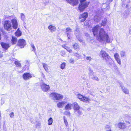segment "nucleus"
<instances>
[{
  "label": "nucleus",
  "instance_id": "f257e3e1",
  "mask_svg": "<svg viewBox=\"0 0 131 131\" xmlns=\"http://www.w3.org/2000/svg\"><path fill=\"white\" fill-rule=\"evenodd\" d=\"M100 27L99 25H96L93 28L92 31L94 35H97V39L100 42L103 43L110 42L109 36L104 29L100 28L98 32Z\"/></svg>",
  "mask_w": 131,
  "mask_h": 131
},
{
  "label": "nucleus",
  "instance_id": "f03ea898",
  "mask_svg": "<svg viewBox=\"0 0 131 131\" xmlns=\"http://www.w3.org/2000/svg\"><path fill=\"white\" fill-rule=\"evenodd\" d=\"M99 56L110 63L111 62V61L112 60V59L105 51L102 50Z\"/></svg>",
  "mask_w": 131,
  "mask_h": 131
},
{
  "label": "nucleus",
  "instance_id": "7ed1b4c3",
  "mask_svg": "<svg viewBox=\"0 0 131 131\" xmlns=\"http://www.w3.org/2000/svg\"><path fill=\"white\" fill-rule=\"evenodd\" d=\"M49 97L51 99L56 100H61L63 98L62 95L54 92L51 93L49 95Z\"/></svg>",
  "mask_w": 131,
  "mask_h": 131
},
{
  "label": "nucleus",
  "instance_id": "20e7f679",
  "mask_svg": "<svg viewBox=\"0 0 131 131\" xmlns=\"http://www.w3.org/2000/svg\"><path fill=\"white\" fill-rule=\"evenodd\" d=\"M89 2H81L79 4L78 7V10L80 12H82L88 6L89 4Z\"/></svg>",
  "mask_w": 131,
  "mask_h": 131
},
{
  "label": "nucleus",
  "instance_id": "39448f33",
  "mask_svg": "<svg viewBox=\"0 0 131 131\" xmlns=\"http://www.w3.org/2000/svg\"><path fill=\"white\" fill-rule=\"evenodd\" d=\"M77 97L80 101L83 102H89L91 101V100L88 97L78 94L77 95Z\"/></svg>",
  "mask_w": 131,
  "mask_h": 131
},
{
  "label": "nucleus",
  "instance_id": "423d86ee",
  "mask_svg": "<svg viewBox=\"0 0 131 131\" xmlns=\"http://www.w3.org/2000/svg\"><path fill=\"white\" fill-rule=\"evenodd\" d=\"M4 27L8 30H10L12 29V25L9 20H5L4 23Z\"/></svg>",
  "mask_w": 131,
  "mask_h": 131
},
{
  "label": "nucleus",
  "instance_id": "0eeeda50",
  "mask_svg": "<svg viewBox=\"0 0 131 131\" xmlns=\"http://www.w3.org/2000/svg\"><path fill=\"white\" fill-rule=\"evenodd\" d=\"M11 21L12 24V27L13 28L15 29H16L17 28L18 26L17 18L15 17L11 20Z\"/></svg>",
  "mask_w": 131,
  "mask_h": 131
},
{
  "label": "nucleus",
  "instance_id": "6e6552de",
  "mask_svg": "<svg viewBox=\"0 0 131 131\" xmlns=\"http://www.w3.org/2000/svg\"><path fill=\"white\" fill-rule=\"evenodd\" d=\"M88 13L86 12L84 13L83 14L80 15L79 17L80 21V22L84 21L88 17Z\"/></svg>",
  "mask_w": 131,
  "mask_h": 131
},
{
  "label": "nucleus",
  "instance_id": "1a4fd4ad",
  "mask_svg": "<svg viewBox=\"0 0 131 131\" xmlns=\"http://www.w3.org/2000/svg\"><path fill=\"white\" fill-rule=\"evenodd\" d=\"M40 86L42 90L44 92H47L50 89L49 85L45 83L41 84Z\"/></svg>",
  "mask_w": 131,
  "mask_h": 131
},
{
  "label": "nucleus",
  "instance_id": "9d476101",
  "mask_svg": "<svg viewBox=\"0 0 131 131\" xmlns=\"http://www.w3.org/2000/svg\"><path fill=\"white\" fill-rule=\"evenodd\" d=\"M72 32V30L70 28L68 27L66 28V32L67 35L68 39H69L70 38Z\"/></svg>",
  "mask_w": 131,
  "mask_h": 131
},
{
  "label": "nucleus",
  "instance_id": "9b49d317",
  "mask_svg": "<svg viewBox=\"0 0 131 131\" xmlns=\"http://www.w3.org/2000/svg\"><path fill=\"white\" fill-rule=\"evenodd\" d=\"M26 41L22 39H20L18 41V46L21 47V48H23L26 45Z\"/></svg>",
  "mask_w": 131,
  "mask_h": 131
},
{
  "label": "nucleus",
  "instance_id": "f8f14e48",
  "mask_svg": "<svg viewBox=\"0 0 131 131\" xmlns=\"http://www.w3.org/2000/svg\"><path fill=\"white\" fill-rule=\"evenodd\" d=\"M76 37L78 38L80 42L82 41V40L81 39V38L79 39V37L81 36V34L80 32L79 31L78 29H77L76 30L74 31Z\"/></svg>",
  "mask_w": 131,
  "mask_h": 131
},
{
  "label": "nucleus",
  "instance_id": "ddd939ff",
  "mask_svg": "<svg viewBox=\"0 0 131 131\" xmlns=\"http://www.w3.org/2000/svg\"><path fill=\"white\" fill-rule=\"evenodd\" d=\"M23 77L24 80H27L31 78L32 76L30 73H26L23 74Z\"/></svg>",
  "mask_w": 131,
  "mask_h": 131
},
{
  "label": "nucleus",
  "instance_id": "4468645a",
  "mask_svg": "<svg viewBox=\"0 0 131 131\" xmlns=\"http://www.w3.org/2000/svg\"><path fill=\"white\" fill-rule=\"evenodd\" d=\"M115 59L116 61L117 62L119 65H121V61L120 59L119 56L117 53H115L114 56Z\"/></svg>",
  "mask_w": 131,
  "mask_h": 131
},
{
  "label": "nucleus",
  "instance_id": "2eb2a0df",
  "mask_svg": "<svg viewBox=\"0 0 131 131\" xmlns=\"http://www.w3.org/2000/svg\"><path fill=\"white\" fill-rule=\"evenodd\" d=\"M66 1L72 6L77 5L78 3V0H66Z\"/></svg>",
  "mask_w": 131,
  "mask_h": 131
},
{
  "label": "nucleus",
  "instance_id": "dca6fc26",
  "mask_svg": "<svg viewBox=\"0 0 131 131\" xmlns=\"http://www.w3.org/2000/svg\"><path fill=\"white\" fill-rule=\"evenodd\" d=\"M117 126L118 128L121 129H125L126 127L125 123H118Z\"/></svg>",
  "mask_w": 131,
  "mask_h": 131
},
{
  "label": "nucleus",
  "instance_id": "f3484780",
  "mask_svg": "<svg viewBox=\"0 0 131 131\" xmlns=\"http://www.w3.org/2000/svg\"><path fill=\"white\" fill-rule=\"evenodd\" d=\"M120 86L121 87V88L122 89V91L125 93L127 94L129 93V91L127 89L125 88L124 86L121 84H120Z\"/></svg>",
  "mask_w": 131,
  "mask_h": 131
},
{
  "label": "nucleus",
  "instance_id": "a211bd4d",
  "mask_svg": "<svg viewBox=\"0 0 131 131\" xmlns=\"http://www.w3.org/2000/svg\"><path fill=\"white\" fill-rule=\"evenodd\" d=\"M67 103V102L62 101L58 103L57 104V106L59 108H61L63 107L64 105Z\"/></svg>",
  "mask_w": 131,
  "mask_h": 131
},
{
  "label": "nucleus",
  "instance_id": "6ab92c4d",
  "mask_svg": "<svg viewBox=\"0 0 131 131\" xmlns=\"http://www.w3.org/2000/svg\"><path fill=\"white\" fill-rule=\"evenodd\" d=\"M48 28L51 32H55L56 30V27L52 25H50L49 26Z\"/></svg>",
  "mask_w": 131,
  "mask_h": 131
},
{
  "label": "nucleus",
  "instance_id": "aec40b11",
  "mask_svg": "<svg viewBox=\"0 0 131 131\" xmlns=\"http://www.w3.org/2000/svg\"><path fill=\"white\" fill-rule=\"evenodd\" d=\"M1 44L2 47L6 49H7L9 47V44L5 43L2 42L1 43Z\"/></svg>",
  "mask_w": 131,
  "mask_h": 131
},
{
  "label": "nucleus",
  "instance_id": "412c9836",
  "mask_svg": "<svg viewBox=\"0 0 131 131\" xmlns=\"http://www.w3.org/2000/svg\"><path fill=\"white\" fill-rule=\"evenodd\" d=\"M72 106V104L69 103L65 106V108L66 110H70L71 109Z\"/></svg>",
  "mask_w": 131,
  "mask_h": 131
},
{
  "label": "nucleus",
  "instance_id": "4be33fe9",
  "mask_svg": "<svg viewBox=\"0 0 131 131\" xmlns=\"http://www.w3.org/2000/svg\"><path fill=\"white\" fill-rule=\"evenodd\" d=\"M74 108L75 110H78L80 108V106L76 102L73 103Z\"/></svg>",
  "mask_w": 131,
  "mask_h": 131
},
{
  "label": "nucleus",
  "instance_id": "5701e85b",
  "mask_svg": "<svg viewBox=\"0 0 131 131\" xmlns=\"http://www.w3.org/2000/svg\"><path fill=\"white\" fill-rule=\"evenodd\" d=\"M20 18L21 20L23 21H25L26 20L25 16V14L23 13H21L20 14Z\"/></svg>",
  "mask_w": 131,
  "mask_h": 131
},
{
  "label": "nucleus",
  "instance_id": "b1692460",
  "mask_svg": "<svg viewBox=\"0 0 131 131\" xmlns=\"http://www.w3.org/2000/svg\"><path fill=\"white\" fill-rule=\"evenodd\" d=\"M17 41V39L16 38L13 37L11 40L12 43V44H15Z\"/></svg>",
  "mask_w": 131,
  "mask_h": 131
},
{
  "label": "nucleus",
  "instance_id": "393cba45",
  "mask_svg": "<svg viewBox=\"0 0 131 131\" xmlns=\"http://www.w3.org/2000/svg\"><path fill=\"white\" fill-rule=\"evenodd\" d=\"M15 34L16 36L18 37L20 36H21V32L19 30V28L18 29L17 31L15 32Z\"/></svg>",
  "mask_w": 131,
  "mask_h": 131
},
{
  "label": "nucleus",
  "instance_id": "a878e982",
  "mask_svg": "<svg viewBox=\"0 0 131 131\" xmlns=\"http://www.w3.org/2000/svg\"><path fill=\"white\" fill-rule=\"evenodd\" d=\"M42 65L43 66V68L47 72H48V65L44 63H42Z\"/></svg>",
  "mask_w": 131,
  "mask_h": 131
},
{
  "label": "nucleus",
  "instance_id": "bb28decb",
  "mask_svg": "<svg viewBox=\"0 0 131 131\" xmlns=\"http://www.w3.org/2000/svg\"><path fill=\"white\" fill-rule=\"evenodd\" d=\"M100 20V17L96 15L94 17V20L96 22H98Z\"/></svg>",
  "mask_w": 131,
  "mask_h": 131
},
{
  "label": "nucleus",
  "instance_id": "cd10ccee",
  "mask_svg": "<svg viewBox=\"0 0 131 131\" xmlns=\"http://www.w3.org/2000/svg\"><path fill=\"white\" fill-rule=\"evenodd\" d=\"M120 55L121 56V57H124L126 56V54L125 51H121L120 52Z\"/></svg>",
  "mask_w": 131,
  "mask_h": 131
},
{
  "label": "nucleus",
  "instance_id": "c85d7f7f",
  "mask_svg": "<svg viewBox=\"0 0 131 131\" xmlns=\"http://www.w3.org/2000/svg\"><path fill=\"white\" fill-rule=\"evenodd\" d=\"M74 48L77 50L78 49H79V46L78 44L77 43H75L73 45Z\"/></svg>",
  "mask_w": 131,
  "mask_h": 131
},
{
  "label": "nucleus",
  "instance_id": "c756f323",
  "mask_svg": "<svg viewBox=\"0 0 131 131\" xmlns=\"http://www.w3.org/2000/svg\"><path fill=\"white\" fill-rule=\"evenodd\" d=\"M107 20V19L106 18L104 19V20L102 21L101 24V25L103 26H105Z\"/></svg>",
  "mask_w": 131,
  "mask_h": 131
},
{
  "label": "nucleus",
  "instance_id": "7c9ffc66",
  "mask_svg": "<svg viewBox=\"0 0 131 131\" xmlns=\"http://www.w3.org/2000/svg\"><path fill=\"white\" fill-rule=\"evenodd\" d=\"M66 64L65 63H63L61 65L60 68L62 69H64L66 66Z\"/></svg>",
  "mask_w": 131,
  "mask_h": 131
},
{
  "label": "nucleus",
  "instance_id": "2f4dec72",
  "mask_svg": "<svg viewBox=\"0 0 131 131\" xmlns=\"http://www.w3.org/2000/svg\"><path fill=\"white\" fill-rule=\"evenodd\" d=\"M48 124L49 125L52 124L53 122L52 119L51 118H50L48 120Z\"/></svg>",
  "mask_w": 131,
  "mask_h": 131
},
{
  "label": "nucleus",
  "instance_id": "473e14b6",
  "mask_svg": "<svg viewBox=\"0 0 131 131\" xmlns=\"http://www.w3.org/2000/svg\"><path fill=\"white\" fill-rule=\"evenodd\" d=\"M15 63L17 67H21V64L18 61H15Z\"/></svg>",
  "mask_w": 131,
  "mask_h": 131
},
{
  "label": "nucleus",
  "instance_id": "72a5a7b5",
  "mask_svg": "<svg viewBox=\"0 0 131 131\" xmlns=\"http://www.w3.org/2000/svg\"><path fill=\"white\" fill-rule=\"evenodd\" d=\"M92 79L94 80H95L96 81H99V79L96 76H93L92 78Z\"/></svg>",
  "mask_w": 131,
  "mask_h": 131
},
{
  "label": "nucleus",
  "instance_id": "f704fd0d",
  "mask_svg": "<svg viewBox=\"0 0 131 131\" xmlns=\"http://www.w3.org/2000/svg\"><path fill=\"white\" fill-rule=\"evenodd\" d=\"M10 117L11 118H13L14 116V113L13 112L10 113L9 114Z\"/></svg>",
  "mask_w": 131,
  "mask_h": 131
},
{
  "label": "nucleus",
  "instance_id": "c9c22d12",
  "mask_svg": "<svg viewBox=\"0 0 131 131\" xmlns=\"http://www.w3.org/2000/svg\"><path fill=\"white\" fill-rule=\"evenodd\" d=\"M69 62L70 63H72L73 64L74 63V60L72 58H71L69 60Z\"/></svg>",
  "mask_w": 131,
  "mask_h": 131
},
{
  "label": "nucleus",
  "instance_id": "e433bc0d",
  "mask_svg": "<svg viewBox=\"0 0 131 131\" xmlns=\"http://www.w3.org/2000/svg\"><path fill=\"white\" fill-rule=\"evenodd\" d=\"M64 122L65 123V124L67 126L68 125V123L67 121V119L65 118H64Z\"/></svg>",
  "mask_w": 131,
  "mask_h": 131
},
{
  "label": "nucleus",
  "instance_id": "4c0bfd02",
  "mask_svg": "<svg viewBox=\"0 0 131 131\" xmlns=\"http://www.w3.org/2000/svg\"><path fill=\"white\" fill-rule=\"evenodd\" d=\"M31 46L32 48H33V50H32V51H35V48L33 44H31Z\"/></svg>",
  "mask_w": 131,
  "mask_h": 131
},
{
  "label": "nucleus",
  "instance_id": "58836bf2",
  "mask_svg": "<svg viewBox=\"0 0 131 131\" xmlns=\"http://www.w3.org/2000/svg\"><path fill=\"white\" fill-rule=\"evenodd\" d=\"M89 70L90 74H93V71L90 69H89Z\"/></svg>",
  "mask_w": 131,
  "mask_h": 131
},
{
  "label": "nucleus",
  "instance_id": "ea45409f",
  "mask_svg": "<svg viewBox=\"0 0 131 131\" xmlns=\"http://www.w3.org/2000/svg\"><path fill=\"white\" fill-rule=\"evenodd\" d=\"M67 51L70 53H72V50L70 49L69 48H68H68H67V49H66Z\"/></svg>",
  "mask_w": 131,
  "mask_h": 131
},
{
  "label": "nucleus",
  "instance_id": "a19ab883",
  "mask_svg": "<svg viewBox=\"0 0 131 131\" xmlns=\"http://www.w3.org/2000/svg\"><path fill=\"white\" fill-rule=\"evenodd\" d=\"M62 47L64 48L65 49H67V48H68V47L66 46L65 45H62Z\"/></svg>",
  "mask_w": 131,
  "mask_h": 131
},
{
  "label": "nucleus",
  "instance_id": "79ce46f5",
  "mask_svg": "<svg viewBox=\"0 0 131 131\" xmlns=\"http://www.w3.org/2000/svg\"><path fill=\"white\" fill-rule=\"evenodd\" d=\"M78 113L79 115H81L82 114V112L80 110H77Z\"/></svg>",
  "mask_w": 131,
  "mask_h": 131
},
{
  "label": "nucleus",
  "instance_id": "37998d69",
  "mask_svg": "<svg viewBox=\"0 0 131 131\" xmlns=\"http://www.w3.org/2000/svg\"><path fill=\"white\" fill-rule=\"evenodd\" d=\"M64 114H65L68 115L69 116H70V113L69 112L66 111L64 113Z\"/></svg>",
  "mask_w": 131,
  "mask_h": 131
},
{
  "label": "nucleus",
  "instance_id": "c03bdc74",
  "mask_svg": "<svg viewBox=\"0 0 131 131\" xmlns=\"http://www.w3.org/2000/svg\"><path fill=\"white\" fill-rule=\"evenodd\" d=\"M74 55L75 56L77 57H79V55L77 53H74Z\"/></svg>",
  "mask_w": 131,
  "mask_h": 131
},
{
  "label": "nucleus",
  "instance_id": "a18cd8bd",
  "mask_svg": "<svg viewBox=\"0 0 131 131\" xmlns=\"http://www.w3.org/2000/svg\"><path fill=\"white\" fill-rule=\"evenodd\" d=\"M86 59L89 61H90L92 59L90 57H87L86 58Z\"/></svg>",
  "mask_w": 131,
  "mask_h": 131
},
{
  "label": "nucleus",
  "instance_id": "49530a36",
  "mask_svg": "<svg viewBox=\"0 0 131 131\" xmlns=\"http://www.w3.org/2000/svg\"><path fill=\"white\" fill-rule=\"evenodd\" d=\"M3 56V54H2V52H0V58L2 57Z\"/></svg>",
  "mask_w": 131,
  "mask_h": 131
},
{
  "label": "nucleus",
  "instance_id": "de8ad7c7",
  "mask_svg": "<svg viewBox=\"0 0 131 131\" xmlns=\"http://www.w3.org/2000/svg\"><path fill=\"white\" fill-rule=\"evenodd\" d=\"M49 0H46V4H47L49 3Z\"/></svg>",
  "mask_w": 131,
  "mask_h": 131
},
{
  "label": "nucleus",
  "instance_id": "09e8293b",
  "mask_svg": "<svg viewBox=\"0 0 131 131\" xmlns=\"http://www.w3.org/2000/svg\"><path fill=\"white\" fill-rule=\"evenodd\" d=\"M110 127L109 126H107V127H105V128H109Z\"/></svg>",
  "mask_w": 131,
  "mask_h": 131
},
{
  "label": "nucleus",
  "instance_id": "8fccbe9b",
  "mask_svg": "<svg viewBox=\"0 0 131 131\" xmlns=\"http://www.w3.org/2000/svg\"><path fill=\"white\" fill-rule=\"evenodd\" d=\"M126 123H128V124H130V123L129 122H128V121H127L126 122Z\"/></svg>",
  "mask_w": 131,
  "mask_h": 131
},
{
  "label": "nucleus",
  "instance_id": "3c124183",
  "mask_svg": "<svg viewBox=\"0 0 131 131\" xmlns=\"http://www.w3.org/2000/svg\"><path fill=\"white\" fill-rule=\"evenodd\" d=\"M106 131H111V129H109L107 130Z\"/></svg>",
  "mask_w": 131,
  "mask_h": 131
},
{
  "label": "nucleus",
  "instance_id": "603ef678",
  "mask_svg": "<svg viewBox=\"0 0 131 131\" xmlns=\"http://www.w3.org/2000/svg\"><path fill=\"white\" fill-rule=\"evenodd\" d=\"M1 112L0 111V117H1Z\"/></svg>",
  "mask_w": 131,
  "mask_h": 131
},
{
  "label": "nucleus",
  "instance_id": "864d4df0",
  "mask_svg": "<svg viewBox=\"0 0 131 131\" xmlns=\"http://www.w3.org/2000/svg\"><path fill=\"white\" fill-rule=\"evenodd\" d=\"M88 24H88H88H87V25H88Z\"/></svg>",
  "mask_w": 131,
  "mask_h": 131
}]
</instances>
